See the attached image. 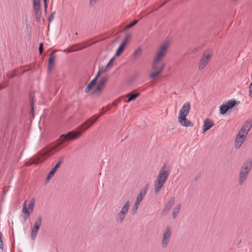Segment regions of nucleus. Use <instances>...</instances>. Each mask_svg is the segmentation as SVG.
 <instances>
[{"mask_svg":"<svg viewBox=\"0 0 252 252\" xmlns=\"http://www.w3.org/2000/svg\"><path fill=\"white\" fill-rule=\"evenodd\" d=\"M252 126V121L251 120H247L245 123L242 126L241 129L238 131V132L241 133L244 135H246L247 136L249 131L251 129Z\"/></svg>","mask_w":252,"mask_h":252,"instance_id":"15","label":"nucleus"},{"mask_svg":"<svg viewBox=\"0 0 252 252\" xmlns=\"http://www.w3.org/2000/svg\"><path fill=\"white\" fill-rule=\"evenodd\" d=\"M3 87H1V88H0V90H1V89H2Z\"/></svg>","mask_w":252,"mask_h":252,"instance_id":"59","label":"nucleus"},{"mask_svg":"<svg viewBox=\"0 0 252 252\" xmlns=\"http://www.w3.org/2000/svg\"><path fill=\"white\" fill-rule=\"evenodd\" d=\"M175 199L174 197H172L169 199L165 208L163 210L164 213H166L169 211V210H170V209L172 208V207L173 206V205L174 204Z\"/></svg>","mask_w":252,"mask_h":252,"instance_id":"23","label":"nucleus"},{"mask_svg":"<svg viewBox=\"0 0 252 252\" xmlns=\"http://www.w3.org/2000/svg\"><path fill=\"white\" fill-rule=\"evenodd\" d=\"M30 215H28V214H26V215L24 216V220L25 221L27 220V219L29 217Z\"/></svg>","mask_w":252,"mask_h":252,"instance_id":"53","label":"nucleus"},{"mask_svg":"<svg viewBox=\"0 0 252 252\" xmlns=\"http://www.w3.org/2000/svg\"><path fill=\"white\" fill-rule=\"evenodd\" d=\"M246 137L245 134L244 135L240 132L238 133L235 139V147L236 149H239L241 147Z\"/></svg>","mask_w":252,"mask_h":252,"instance_id":"16","label":"nucleus"},{"mask_svg":"<svg viewBox=\"0 0 252 252\" xmlns=\"http://www.w3.org/2000/svg\"><path fill=\"white\" fill-rule=\"evenodd\" d=\"M99 0H90V4L91 5H92V4H94L95 3H96V2L97 1H98Z\"/></svg>","mask_w":252,"mask_h":252,"instance_id":"46","label":"nucleus"},{"mask_svg":"<svg viewBox=\"0 0 252 252\" xmlns=\"http://www.w3.org/2000/svg\"><path fill=\"white\" fill-rule=\"evenodd\" d=\"M172 234V229L169 225H167L163 230L162 238L161 241V245L162 248L166 249L169 244L171 235Z\"/></svg>","mask_w":252,"mask_h":252,"instance_id":"4","label":"nucleus"},{"mask_svg":"<svg viewBox=\"0 0 252 252\" xmlns=\"http://www.w3.org/2000/svg\"><path fill=\"white\" fill-rule=\"evenodd\" d=\"M55 12H53L50 16H49V17L48 18V21L49 22H51L53 20V19H54V15H55Z\"/></svg>","mask_w":252,"mask_h":252,"instance_id":"41","label":"nucleus"},{"mask_svg":"<svg viewBox=\"0 0 252 252\" xmlns=\"http://www.w3.org/2000/svg\"><path fill=\"white\" fill-rule=\"evenodd\" d=\"M34 205V199L32 198L31 200V201L29 204V208L30 210H31V211H32V210H33Z\"/></svg>","mask_w":252,"mask_h":252,"instance_id":"35","label":"nucleus"},{"mask_svg":"<svg viewBox=\"0 0 252 252\" xmlns=\"http://www.w3.org/2000/svg\"><path fill=\"white\" fill-rule=\"evenodd\" d=\"M16 76V74L15 73H13L12 74H8L7 75V76L9 78V79H11V78H13V77H15Z\"/></svg>","mask_w":252,"mask_h":252,"instance_id":"43","label":"nucleus"},{"mask_svg":"<svg viewBox=\"0 0 252 252\" xmlns=\"http://www.w3.org/2000/svg\"><path fill=\"white\" fill-rule=\"evenodd\" d=\"M63 142H60L53 148L48 149L46 150V151L40 153L37 156V158H35L32 164H37L40 162H42L50 155L54 154L55 152L59 151L61 150V148H59V147L62 145Z\"/></svg>","mask_w":252,"mask_h":252,"instance_id":"3","label":"nucleus"},{"mask_svg":"<svg viewBox=\"0 0 252 252\" xmlns=\"http://www.w3.org/2000/svg\"><path fill=\"white\" fill-rule=\"evenodd\" d=\"M40 3V0H33V4Z\"/></svg>","mask_w":252,"mask_h":252,"instance_id":"49","label":"nucleus"},{"mask_svg":"<svg viewBox=\"0 0 252 252\" xmlns=\"http://www.w3.org/2000/svg\"><path fill=\"white\" fill-rule=\"evenodd\" d=\"M33 8L35 14L41 13L40 3H36V4H33Z\"/></svg>","mask_w":252,"mask_h":252,"instance_id":"28","label":"nucleus"},{"mask_svg":"<svg viewBox=\"0 0 252 252\" xmlns=\"http://www.w3.org/2000/svg\"><path fill=\"white\" fill-rule=\"evenodd\" d=\"M3 241H0V249L3 250Z\"/></svg>","mask_w":252,"mask_h":252,"instance_id":"48","label":"nucleus"},{"mask_svg":"<svg viewBox=\"0 0 252 252\" xmlns=\"http://www.w3.org/2000/svg\"><path fill=\"white\" fill-rule=\"evenodd\" d=\"M181 204H179L177 205L175 207H174L172 211V218L173 219H175L179 214L181 207Z\"/></svg>","mask_w":252,"mask_h":252,"instance_id":"24","label":"nucleus"},{"mask_svg":"<svg viewBox=\"0 0 252 252\" xmlns=\"http://www.w3.org/2000/svg\"><path fill=\"white\" fill-rule=\"evenodd\" d=\"M109 68L108 67H106V66L105 67H102L101 68H99V70H102V72H105L108 70Z\"/></svg>","mask_w":252,"mask_h":252,"instance_id":"44","label":"nucleus"},{"mask_svg":"<svg viewBox=\"0 0 252 252\" xmlns=\"http://www.w3.org/2000/svg\"><path fill=\"white\" fill-rule=\"evenodd\" d=\"M106 111H107V110H105V111H102V112L100 113V114L98 115V116H99V117H100L101 115H103V114H104Z\"/></svg>","mask_w":252,"mask_h":252,"instance_id":"52","label":"nucleus"},{"mask_svg":"<svg viewBox=\"0 0 252 252\" xmlns=\"http://www.w3.org/2000/svg\"><path fill=\"white\" fill-rule=\"evenodd\" d=\"M0 241H2V237H0Z\"/></svg>","mask_w":252,"mask_h":252,"instance_id":"56","label":"nucleus"},{"mask_svg":"<svg viewBox=\"0 0 252 252\" xmlns=\"http://www.w3.org/2000/svg\"><path fill=\"white\" fill-rule=\"evenodd\" d=\"M168 47V42L164 43L163 45H162L160 46L158 52L161 53L163 54V55H165Z\"/></svg>","mask_w":252,"mask_h":252,"instance_id":"25","label":"nucleus"},{"mask_svg":"<svg viewBox=\"0 0 252 252\" xmlns=\"http://www.w3.org/2000/svg\"><path fill=\"white\" fill-rule=\"evenodd\" d=\"M102 73V70L99 69L97 74L96 75L95 77H94V78H96V80H97V78L100 76V74Z\"/></svg>","mask_w":252,"mask_h":252,"instance_id":"45","label":"nucleus"},{"mask_svg":"<svg viewBox=\"0 0 252 252\" xmlns=\"http://www.w3.org/2000/svg\"><path fill=\"white\" fill-rule=\"evenodd\" d=\"M233 1H236V0H233Z\"/></svg>","mask_w":252,"mask_h":252,"instance_id":"60","label":"nucleus"},{"mask_svg":"<svg viewBox=\"0 0 252 252\" xmlns=\"http://www.w3.org/2000/svg\"><path fill=\"white\" fill-rule=\"evenodd\" d=\"M125 46L124 45V44H121V45L119 47L116 51V53L115 54V55L116 56H119L121 54V53L123 52L124 50Z\"/></svg>","mask_w":252,"mask_h":252,"instance_id":"31","label":"nucleus"},{"mask_svg":"<svg viewBox=\"0 0 252 252\" xmlns=\"http://www.w3.org/2000/svg\"><path fill=\"white\" fill-rule=\"evenodd\" d=\"M61 165V161L58 162L56 164L55 167L53 169H52V170L49 173L48 175H47V177L46 179V182H47L49 181V180L52 178L55 174L56 171L58 169V168Z\"/></svg>","mask_w":252,"mask_h":252,"instance_id":"22","label":"nucleus"},{"mask_svg":"<svg viewBox=\"0 0 252 252\" xmlns=\"http://www.w3.org/2000/svg\"><path fill=\"white\" fill-rule=\"evenodd\" d=\"M43 49H44L43 43L41 42L39 44V52L40 55H41L42 54Z\"/></svg>","mask_w":252,"mask_h":252,"instance_id":"37","label":"nucleus"},{"mask_svg":"<svg viewBox=\"0 0 252 252\" xmlns=\"http://www.w3.org/2000/svg\"><path fill=\"white\" fill-rule=\"evenodd\" d=\"M166 1L163 2L160 5H159L158 6V9H159V8H161V7H162L164 5H165L166 4Z\"/></svg>","mask_w":252,"mask_h":252,"instance_id":"51","label":"nucleus"},{"mask_svg":"<svg viewBox=\"0 0 252 252\" xmlns=\"http://www.w3.org/2000/svg\"><path fill=\"white\" fill-rule=\"evenodd\" d=\"M82 135V133L80 131H75L74 130L69 131L65 134H62L59 140L67 139L69 140L76 139Z\"/></svg>","mask_w":252,"mask_h":252,"instance_id":"6","label":"nucleus"},{"mask_svg":"<svg viewBox=\"0 0 252 252\" xmlns=\"http://www.w3.org/2000/svg\"><path fill=\"white\" fill-rule=\"evenodd\" d=\"M130 35L129 34H127L126 36L125 37V38L124 39V41L122 44H124V45L126 46V44L127 43Z\"/></svg>","mask_w":252,"mask_h":252,"instance_id":"38","label":"nucleus"},{"mask_svg":"<svg viewBox=\"0 0 252 252\" xmlns=\"http://www.w3.org/2000/svg\"><path fill=\"white\" fill-rule=\"evenodd\" d=\"M148 190V187H146L145 188L141 189L138 194L135 202L140 204L144 196L146 195Z\"/></svg>","mask_w":252,"mask_h":252,"instance_id":"21","label":"nucleus"},{"mask_svg":"<svg viewBox=\"0 0 252 252\" xmlns=\"http://www.w3.org/2000/svg\"><path fill=\"white\" fill-rule=\"evenodd\" d=\"M41 220L42 217L41 216H39L36 218V221L34 223L33 227L31 233V239L32 240H34L35 239L37 235L38 230L41 225Z\"/></svg>","mask_w":252,"mask_h":252,"instance_id":"9","label":"nucleus"},{"mask_svg":"<svg viewBox=\"0 0 252 252\" xmlns=\"http://www.w3.org/2000/svg\"><path fill=\"white\" fill-rule=\"evenodd\" d=\"M99 118V116L95 117L94 116L90 119L86 120L83 124H82L79 127V128H82L86 127L83 130H85L92 126Z\"/></svg>","mask_w":252,"mask_h":252,"instance_id":"12","label":"nucleus"},{"mask_svg":"<svg viewBox=\"0 0 252 252\" xmlns=\"http://www.w3.org/2000/svg\"><path fill=\"white\" fill-rule=\"evenodd\" d=\"M1 237V233L0 232V237Z\"/></svg>","mask_w":252,"mask_h":252,"instance_id":"58","label":"nucleus"},{"mask_svg":"<svg viewBox=\"0 0 252 252\" xmlns=\"http://www.w3.org/2000/svg\"><path fill=\"white\" fill-rule=\"evenodd\" d=\"M142 53V50L140 48L136 50L134 52V53L133 55V59L135 60H136L138 57H139Z\"/></svg>","mask_w":252,"mask_h":252,"instance_id":"29","label":"nucleus"},{"mask_svg":"<svg viewBox=\"0 0 252 252\" xmlns=\"http://www.w3.org/2000/svg\"><path fill=\"white\" fill-rule=\"evenodd\" d=\"M46 2H47V0H44V5H46Z\"/></svg>","mask_w":252,"mask_h":252,"instance_id":"55","label":"nucleus"},{"mask_svg":"<svg viewBox=\"0 0 252 252\" xmlns=\"http://www.w3.org/2000/svg\"><path fill=\"white\" fill-rule=\"evenodd\" d=\"M108 79V77L107 75L104 76L98 82L96 88L92 92L93 94L94 95H99L100 94L101 91Z\"/></svg>","mask_w":252,"mask_h":252,"instance_id":"10","label":"nucleus"},{"mask_svg":"<svg viewBox=\"0 0 252 252\" xmlns=\"http://www.w3.org/2000/svg\"><path fill=\"white\" fill-rule=\"evenodd\" d=\"M41 13L35 14V17L37 22H39L41 18Z\"/></svg>","mask_w":252,"mask_h":252,"instance_id":"39","label":"nucleus"},{"mask_svg":"<svg viewBox=\"0 0 252 252\" xmlns=\"http://www.w3.org/2000/svg\"><path fill=\"white\" fill-rule=\"evenodd\" d=\"M211 56L207 53H204L203 54L201 59L199 61L198 66L199 70H201L204 68L206 65L209 63L211 59Z\"/></svg>","mask_w":252,"mask_h":252,"instance_id":"11","label":"nucleus"},{"mask_svg":"<svg viewBox=\"0 0 252 252\" xmlns=\"http://www.w3.org/2000/svg\"><path fill=\"white\" fill-rule=\"evenodd\" d=\"M252 167V160L251 159L246 160L240 167L238 179V183L240 186L243 185L246 181Z\"/></svg>","mask_w":252,"mask_h":252,"instance_id":"2","label":"nucleus"},{"mask_svg":"<svg viewBox=\"0 0 252 252\" xmlns=\"http://www.w3.org/2000/svg\"><path fill=\"white\" fill-rule=\"evenodd\" d=\"M130 204V201L127 200L123 206L120 211L118 213L116 217V221L117 222L122 223L125 220L129 210Z\"/></svg>","mask_w":252,"mask_h":252,"instance_id":"5","label":"nucleus"},{"mask_svg":"<svg viewBox=\"0 0 252 252\" xmlns=\"http://www.w3.org/2000/svg\"><path fill=\"white\" fill-rule=\"evenodd\" d=\"M26 202L27 201L26 200L24 203L22 212L25 214H28V215H30V212L26 207Z\"/></svg>","mask_w":252,"mask_h":252,"instance_id":"33","label":"nucleus"},{"mask_svg":"<svg viewBox=\"0 0 252 252\" xmlns=\"http://www.w3.org/2000/svg\"><path fill=\"white\" fill-rule=\"evenodd\" d=\"M252 126V121L251 120H247L245 123L242 126L241 129L238 131V132L241 133L244 135H246L247 136L249 131L251 129Z\"/></svg>","mask_w":252,"mask_h":252,"instance_id":"13","label":"nucleus"},{"mask_svg":"<svg viewBox=\"0 0 252 252\" xmlns=\"http://www.w3.org/2000/svg\"><path fill=\"white\" fill-rule=\"evenodd\" d=\"M187 116H179L178 117V121L179 123L184 126L189 127V126H193V124L191 121H189L188 119L186 118Z\"/></svg>","mask_w":252,"mask_h":252,"instance_id":"17","label":"nucleus"},{"mask_svg":"<svg viewBox=\"0 0 252 252\" xmlns=\"http://www.w3.org/2000/svg\"><path fill=\"white\" fill-rule=\"evenodd\" d=\"M239 101H236L234 99L228 100L225 104L221 105L220 107V113L225 114L230 109L233 108Z\"/></svg>","mask_w":252,"mask_h":252,"instance_id":"8","label":"nucleus"},{"mask_svg":"<svg viewBox=\"0 0 252 252\" xmlns=\"http://www.w3.org/2000/svg\"><path fill=\"white\" fill-rule=\"evenodd\" d=\"M249 96L252 97V83L249 86Z\"/></svg>","mask_w":252,"mask_h":252,"instance_id":"42","label":"nucleus"},{"mask_svg":"<svg viewBox=\"0 0 252 252\" xmlns=\"http://www.w3.org/2000/svg\"><path fill=\"white\" fill-rule=\"evenodd\" d=\"M190 109V104L189 102H186L180 111L179 116H187Z\"/></svg>","mask_w":252,"mask_h":252,"instance_id":"18","label":"nucleus"},{"mask_svg":"<svg viewBox=\"0 0 252 252\" xmlns=\"http://www.w3.org/2000/svg\"><path fill=\"white\" fill-rule=\"evenodd\" d=\"M55 51H53L49 55V59L48 65V71H51L53 68L54 65V60L55 58V55L54 54Z\"/></svg>","mask_w":252,"mask_h":252,"instance_id":"20","label":"nucleus"},{"mask_svg":"<svg viewBox=\"0 0 252 252\" xmlns=\"http://www.w3.org/2000/svg\"><path fill=\"white\" fill-rule=\"evenodd\" d=\"M158 63L159 62H156V61L155 60L154 61L152 64V69L154 70V71L151 73L150 75V77L152 78H155L158 76L162 71L165 67V64L163 63L160 67H159Z\"/></svg>","mask_w":252,"mask_h":252,"instance_id":"7","label":"nucleus"},{"mask_svg":"<svg viewBox=\"0 0 252 252\" xmlns=\"http://www.w3.org/2000/svg\"><path fill=\"white\" fill-rule=\"evenodd\" d=\"M114 59V58H113L109 61V62H108V64L106 65V67L110 68L111 67L113 63Z\"/></svg>","mask_w":252,"mask_h":252,"instance_id":"40","label":"nucleus"},{"mask_svg":"<svg viewBox=\"0 0 252 252\" xmlns=\"http://www.w3.org/2000/svg\"><path fill=\"white\" fill-rule=\"evenodd\" d=\"M200 178V175L199 174H197L196 175H195V176L194 177V181L195 182L197 181L198 179Z\"/></svg>","mask_w":252,"mask_h":252,"instance_id":"47","label":"nucleus"},{"mask_svg":"<svg viewBox=\"0 0 252 252\" xmlns=\"http://www.w3.org/2000/svg\"><path fill=\"white\" fill-rule=\"evenodd\" d=\"M214 125L213 121L209 119H206L204 121L203 133L210 129Z\"/></svg>","mask_w":252,"mask_h":252,"instance_id":"19","label":"nucleus"},{"mask_svg":"<svg viewBox=\"0 0 252 252\" xmlns=\"http://www.w3.org/2000/svg\"><path fill=\"white\" fill-rule=\"evenodd\" d=\"M110 108V106H108L107 109H109Z\"/></svg>","mask_w":252,"mask_h":252,"instance_id":"57","label":"nucleus"},{"mask_svg":"<svg viewBox=\"0 0 252 252\" xmlns=\"http://www.w3.org/2000/svg\"><path fill=\"white\" fill-rule=\"evenodd\" d=\"M252 126V121L251 120H247L245 123L242 126L241 129L238 131V132L241 133L244 135H246L247 136L249 131L251 129Z\"/></svg>","mask_w":252,"mask_h":252,"instance_id":"14","label":"nucleus"},{"mask_svg":"<svg viewBox=\"0 0 252 252\" xmlns=\"http://www.w3.org/2000/svg\"><path fill=\"white\" fill-rule=\"evenodd\" d=\"M96 78H94L85 89V93H88L90 90L92 88L93 86L96 83Z\"/></svg>","mask_w":252,"mask_h":252,"instance_id":"26","label":"nucleus"},{"mask_svg":"<svg viewBox=\"0 0 252 252\" xmlns=\"http://www.w3.org/2000/svg\"><path fill=\"white\" fill-rule=\"evenodd\" d=\"M44 8H45V12H47V2H46V5H44Z\"/></svg>","mask_w":252,"mask_h":252,"instance_id":"54","label":"nucleus"},{"mask_svg":"<svg viewBox=\"0 0 252 252\" xmlns=\"http://www.w3.org/2000/svg\"><path fill=\"white\" fill-rule=\"evenodd\" d=\"M138 22V20H134L132 22H131V23L128 24L125 27L124 30H127L131 28V27H132L133 26L135 25Z\"/></svg>","mask_w":252,"mask_h":252,"instance_id":"32","label":"nucleus"},{"mask_svg":"<svg viewBox=\"0 0 252 252\" xmlns=\"http://www.w3.org/2000/svg\"><path fill=\"white\" fill-rule=\"evenodd\" d=\"M164 56L165 55H163V54L158 52L155 57L154 60L156 61V62H159Z\"/></svg>","mask_w":252,"mask_h":252,"instance_id":"30","label":"nucleus"},{"mask_svg":"<svg viewBox=\"0 0 252 252\" xmlns=\"http://www.w3.org/2000/svg\"><path fill=\"white\" fill-rule=\"evenodd\" d=\"M63 160H64V158L63 157H61L60 158V159L58 161V162H60L61 161V164L63 162Z\"/></svg>","mask_w":252,"mask_h":252,"instance_id":"50","label":"nucleus"},{"mask_svg":"<svg viewBox=\"0 0 252 252\" xmlns=\"http://www.w3.org/2000/svg\"><path fill=\"white\" fill-rule=\"evenodd\" d=\"M139 95V93H129L127 94V96L128 97V98L126 101V102H129L135 99L136 98H137Z\"/></svg>","mask_w":252,"mask_h":252,"instance_id":"27","label":"nucleus"},{"mask_svg":"<svg viewBox=\"0 0 252 252\" xmlns=\"http://www.w3.org/2000/svg\"><path fill=\"white\" fill-rule=\"evenodd\" d=\"M30 104H31V111L32 112H33V110H34V108H33L34 102H33V98L32 95H31V97H30Z\"/></svg>","mask_w":252,"mask_h":252,"instance_id":"36","label":"nucleus"},{"mask_svg":"<svg viewBox=\"0 0 252 252\" xmlns=\"http://www.w3.org/2000/svg\"><path fill=\"white\" fill-rule=\"evenodd\" d=\"M140 204L136 202H135L134 203V205L132 208V213L133 214H135L136 213V212H137V210L138 208V207L139 206Z\"/></svg>","mask_w":252,"mask_h":252,"instance_id":"34","label":"nucleus"},{"mask_svg":"<svg viewBox=\"0 0 252 252\" xmlns=\"http://www.w3.org/2000/svg\"><path fill=\"white\" fill-rule=\"evenodd\" d=\"M170 171L169 166L165 163L163 164L158 175L154 184L155 193L157 194L163 187L166 180L168 178Z\"/></svg>","mask_w":252,"mask_h":252,"instance_id":"1","label":"nucleus"}]
</instances>
